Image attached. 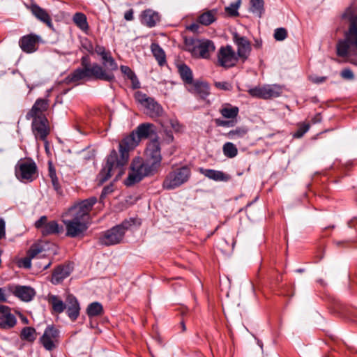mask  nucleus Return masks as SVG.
<instances>
[{
  "mask_svg": "<svg viewBox=\"0 0 357 357\" xmlns=\"http://www.w3.org/2000/svg\"><path fill=\"white\" fill-rule=\"evenodd\" d=\"M140 140L135 132L124 137L119 143V153L113 149L107 158L105 167L98 175V181L100 185L104 183L112 176L114 181L119 179L125 173V166L128 162L129 152L133 150L139 143Z\"/></svg>",
  "mask_w": 357,
  "mask_h": 357,
  "instance_id": "obj_1",
  "label": "nucleus"
},
{
  "mask_svg": "<svg viewBox=\"0 0 357 357\" xmlns=\"http://www.w3.org/2000/svg\"><path fill=\"white\" fill-rule=\"evenodd\" d=\"M146 161L143 162L141 158H135L131 164V171L125 184L130 186L144 177L155 173L160 166L162 156L159 141L155 139L151 141L146 149Z\"/></svg>",
  "mask_w": 357,
  "mask_h": 357,
  "instance_id": "obj_2",
  "label": "nucleus"
},
{
  "mask_svg": "<svg viewBox=\"0 0 357 357\" xmlns=\"http://www.w3.org/2000/svg\"><path fill=\"white\" fill-rule=\"evenodd\" d=\"M96 202L97 198L96 197H91L84 200L77 202L64 212L63 215L66 217H70L89 223L90 219L89 213Z\"/></svg>",
  "mask_w": 357,
  "mask_h": 357,
  "instance_id": "obj_3",
  "label": "nucleus"
},
{
  "mask_svg": "<svg viewBox=\"0 0 357 357\" xmlns=\"http://www.w3.org/2000/svg\"><path fill=\"white\" fill-rule=\"evenodd\" d=\"M135 221L136 220L134 218L125 220L120 225L106 231L100 238V243L107 246L120 243L123 238L126 231L135 224Z\"/></svg>",
  "mask_w": 357,
  "mask_h": 357,
  "instance_id": "obj_4",
  "label": "nucleus"
},
{
  "mask_svg": "<svg viewBox=\"0 0 357 357\" xmlns=\"http://www.w3.org/2000/svg\"><path fill=\"white\" fill-rule=\"evenodd\" d=\"M351 46H355L357 50V16L351 18L345 39L337 43V54L342 57L349 56L351 53Z\"/></svg>",
  "mask_w": 357,
  "mask_h": 357,
  "instance_id": "obj_5",
  "label": "nucleus"
},
{
  "mask_svg": "<svg viewBox=\"0 0 357 357\" xmlns=\"http://www.w3.org/2000/svg\"><path fill=\"white\" fill-rule=\"evenodd\" d=\"M135 98L136 102L144 108V112L151 118L155 119L162 116L163 108L154 98L141 91L135 93Z\"/></svg>",
  "mask_w": 357,
  "mask_h": 357,
  "instance_id": "obj_6",
  "label": "nucleus"
},
{
  "mask_svg": "<svg viewBox=\"0 0 357 357\" xmlns=\"http://www.w3.org/2000/svg\"><path fill=\"white\" fill-rule=\"evenodd\" d=\"M190 173V169L187 167L171 171L163 181V188L167 190H172L179 187L189 179Z\"/></svg>",
  "mask_w": 357,
  "mask_h": 357,
  "instance_id": "obj_7",
  "label": "nucleus"
},
{
  "mask_svg": "<svg viewBox=\"0 0 357 357\" xmlns=\"http://www.w3.org/2000/svg\"><path fill=\"white\" fill-rule=\"evenodd\" d=\"M81 64L82 66V68L90 72V74L93 75V78L96 79L109 82L114 80L115 77L114 73L105 71L101 66L96 63L91 65L89 56H84L82 57Z\"/></svg>",
  "mask_w": 357,
  "mask_h": 357,
  "instance_id": "obj_8",
  "label": "nucleus"
},
{
  "mask_svg": "<svg viewBox=\"0 0 357 357\" xmlns=\"http://www.w3.org/2000/svg\"><path fill=\"white\" fill-rule=\"evenodd\" d=\"M37 166L33 160L20 161L15 167L17 178L23 182H31L36 177Z\"/></svg>",
  "mask_w": 357,
  "mask_h": 357,
  "instance_id": "obj_9",
  "label": "nucleus"
},
{
  "mask_svg": "<svg viewBox=\"0 0 357 357\" xmlns=\"http://www.w3.org/2000/svg\"><path fill=\"white\" fill-rule=\"evenodd\" d=\"M215 46L213 41L208 39L196 40L192 43L190 52L196 58L209 59L211 54L215 51Z\"/></svg>",
  "mask_w": 357,
  "mask_h": 357,
  "instance_id": "obj_10",
  "label": "nucleus"
},
{
  "mask_svg": "<svg viewBox=\"0 0 357 357\" xmlns=\"http://www.w3.org/2000/svg\"><path fill=\"white\" fill-rule=\"evenodd\" d=\"M62 222L66 227V236L75 238L84 234L87 230L89 223L75 220L62 215Z\"/></svg>",
  "mask_w": 357,
  "mask_h": 357,
  "instance_id": "obj_11",
  "label": "nucleus"
},
{
  "mask_svg": "<svg viewBox=\"0 0 357 357\" xmlns=\"http://www.w3.org/2000/svg\"><path fill=\"white\" fill-rule=\"evenodd\" d=\"M238 61V56L230 45L221 47L217 54L218 64L223 68H229L234 66Z\"/></svg>",
  "mask_w": 357,
  "mask_h": 357,
  "instance_id": "obj_12",
  "label": "nucleus"
},
{
  "mask_svg": "<svg viewBox=\"0 0 357 357\" xmlns=\"http://www.w3.org/2000/svg\"><path fill=\"white\" fill-rule=\"evenodd\" d=\"M40 343L47 351L56 349L59 342V331L53 326H47L40 337Z\"/></svg>",
  "mask_w": 357,
  "mask_h": 357,
  "instance_id": "obj_13",
  "label": "nucleus"
},
{
  "mask_svg": "<svg viewBox=\"0 0 357 357\" xmlns=\"http://www.w3.org/2000/svg\"><path fill=\"white\" fill-rule=\"evenodd\" d=\"M95 53L101 57L103 65L102 67L105 71L113 73V71L118 69V65L112 57L110 51L107 50L105 47L96 45L95 46Z\"/></svg>",
  "mask_w": 357,
  "mask_h": 357,
  "instance_id": "obj_14",
  "label": "nucleus"
},
{
  "mask_svg": "<svg viewBox=\"0 0 357 357\" xmlns=\"http://www.w3.org/2000/svg\"><path fill=\"white\" fill-rule=\"evenodd\" d=\"M31 129L36 139L45 141L50 132L47 118L32 119Z\"/></svg>",
  "mask_w": 357,
  "mask_h": 357,
  "instance_id": "obj_15",
  "label": "nucleus"
},
{
  "mask_svg": "<svg viewBox=\"0 0 357 357\" xmlns=\"http://www.w3.org/2000/svg\"><path fill=\"white\" fill-rule=\"evenodd\" d=\"M35 227L40 230L43 236L59 234L62 230V227L59 226L56 221L48 222L45 215L40 217L35 222Z\"/></svg>",
  "mask_w": 357,
  "mask_h": 357,
  "instance_id": "obj_16",
  "label": "nucleus"
},
{
  "mask_svg": "<svg viewBox=\"0 0 357 357\" xmlns=\"http://www.w3.org/2000/svg\"><path fill=\"white\" fill-rule=\"evenodd\" d=\"M49 105V100L47 99H37L31 109L26 114V119L30 120L47 117L45 112L48 109Z\"/></svg>",
  "mask_w": 357,
  "mask_h": 357,
  "instance_id": "obj_17",
  "label": "nucleus"
},
{
  "mask_svg": "<svg viewBox=\"0 0 357 357\" xmlns=\"http://www.w3.org/2000/svg\"><path fill=\"white\" fill-rule=\"evenodd\" d=\"M16 323L17 319L11 313L10 308L6 305H0V328L10 329L16 325Z\"/></svg>",
  "mask_w": 357,
  "mask_h": 357,
  "instance_id": "obj_18",
  "label": "nucleus"
},
{
  "mask_svg": "<svg viewBox=\"0 0 357 357\" xmlns=\"http://www.w3.org/2000/svg\"><path fill=\"white\" fill-rule=\"evenodd\" d=\"M235 43L237 45V56L245 61L251 51L250 43L244 37L235 36Z\"/></svg>",
  "mask_w": 357,
  "mask_h": 357,
  "instance_id": "obj_19",
  "label": "nucleus"
},
{
  "mask_svg": "<svg viewBox=\"0 0 357 357\" xmlns=\"http://www.w3.org/2000/svg\"><path fill=\"white\" fill-rule=\"evenodd\" d=\"M66 303L68 316L71 320H76L79 315L80 311L79 304L77 298L72 294H68L66 298Z\"/></svg>",
  "mask_w": 357,
  "mask_h": 357,
  "instance_id": "obj_20",
  "label": "nucleus"
},
{
  "mask_svg": "<svg viewBox=\"0 0 357 357\" xmlns=\"http://www.w3.org/2000/svg\"><path fill=\"white\" fill-rule=\"evenodd\" d=\"M39 39L38 36L33 34L24 36L20 40V46L24 52L32 53L37 50Z\"/></svg>",
  "mask_w": 357,
  "mask_h": 357,
  "instance_id": "obj_21",
  "label": "nucleus"
},
{
  "mask_svg": "<svg viewBox=\"0 0 357 357\" xmlns=\"http://www.w3.org/2000/svg\"><path fill=\"white\" fill-rule=\"evenodd\" d=\"M30 10L32 14L40 22L45 23L48 27L52 28V18L48 13L37 4H31Z\"/></svg>",
  "mask_w": 357,
  "mask_h": 357,
  "instance_id": "obj_22",
  "label": "nucleus"
},
{
  "mask_svg": "<svg viewBox=\"0 0 357 357\" xmlns=\"http://www.w3.org/2000/svg\"><path fill=\"white\" fill-rule=\"evenodd\" d=\"M13 294L23 301H31L36 295L35 290L28 286H16L13 290Z\"/></svg>",
  "mask_w": 357,
  "mask_h": 357,
  "instance_id": "obj_23",
  "label": "nucleus"
},
{
  "mask_svg": "<svg viewBox=\"0 0 357 357\" xmlns=\"http://www.w3.org/2000/svg\"><path fill=\"white\" fill-rule=\"evenodd\" d=\"M142 23L149 27H153L160 21L159 14L151 9L143 11L141 15Z\"/></svg>",
  "mask_w": 357,
  "mask_h": 357,
  "instance_id": "obj_24",
  "label": "nucleus"
},
{
  "mask_svg": "<svg viewBox=\"0 0 357 357\" xmlns=\"http://www.w3.org/2000/svg\"><path fill=\"white\" fill-rule=\"evenodd\" d=\"M218 17V10H204L202 13L199 15L197 22L202 25L208 26L213 23Z\"/></svg>",
  "mask_w": 357,
  "mask_h": 357,
  "instance_id": "obj_25",
  "label": "nucleus"
},
{
  "mask_svg": "<svg viewBox=\"0 0 357 357\" xmlns=\"http://www.w3.org/2000/svg\"><path fill=\"white\" fill-rule=\"evenodd\" d=\"M200 172L204 174L206 177L212 179L215 181H225L227 182L230 180L231 176L218 170L210 169H201Z\"/></svg>",
  "mask_w": 357,
  "mask_h": 357,
  "instance_id": "obj_26",
  "label": "nucleus"
},
{
  "mask_svg": "<svg viewBox=\"0 0 357 357\" xmlns=\"http://www.w3.org/2000/svg\"><path fill=\"white\" fill-rule=\"evenodd\" d=\"M71 268L69 266H61L55 269L52 274V282L57 284L69 276Z\"/></svg>",
  "mask_w": 357,
  "mask_h": 357,
  "instance_id": "obj_27",
  "label": "nucleus"
},
{
  "mask_svg": "<svg viewBox=\"0 0 357 357\" xmlns=\"http://www.w3.org/2000/svg\"><path fill=\"white\" fill-rule=\"evenodd\" d=\"M164 132L167 135V139L170 142L173 140V135L172 132L169 130V128L171 127L174 131L178 132L181 130V125L177 120L167 119L165 121H161L160 122Z\"/></svg>",
  "mask_w": 357,
  "mask_h": 357,
  "instance_id": "obj_28",
  "label": "nucleus"
},
{
  "mask_svg": "<svg viewBox=\"0 0 357 357\" xmlns=\"http://www.w3.org/2000/svg\"><path fill=\"white\" fill-rule=\"evenodd\" d=\"M46 300L51 305L52 310L55 313L61 314L66 307L63 301L56 295L48 294Z\"/></svg>",
  "mask_w": 357,
  "mask_h": 357,
  "instance_id": "obj_29",
  "label": "nucleus"
},
{
  "mask_svg": "<svg viewBox=\"0 0 357 357\" xmlns=\"http://www.w3.org/2000/svg\"><path fill=\"white\" fill-rule=\"evenodd\" d=\"M90 77H93V75H91L90 72L82 68H77L68 75L66 80L67 83H75L83 79Z\"/></svg>",
  "mask_w": 357,
  "mask_h": 357,
  "instance_id": "obj_30",
  "label": "nucleus"
},
{
  "mask_svg": "<svg viewBox=\"0 0 357 357\" xmlns=\"http://www.w3.org/2000/svg\"><path fill=\"white\" fill-rule=\"evenodd\" d=\"M155 126L153 124L150 123H145L140 124L134 131L139 139L141 140L142 138H147L151 134L155 132Z\"/></svg>",
  "mask_w": 357,
  "mask_h": 357,
  "instance_id": "obj_31",
  "label": "nucleus"
},
{
  "mask_svg": "<svg viewBox=\"0 0 357 357\" xmlns=\"http://www.w3.org/2000/svg\"><path fill=\"white\" fill-rule=\"evenodd\" d=\"M221 115L228 119L236 120L238 115L239 109L238 107L232 106L230 104H224L220 109Z\"/></svg>",
  "mask_w": 357,
  "mask_h": 357,
  "instance_id": "obj_32",
  "label": "nucleus"
},
{
  "mask_svg": "<svg viewBox=\"0 0 357 357\" xmlns=\"http://www.w3.org/2000/svg\"><path fill=\"white\" fill-rule=\"evenodd\" d=\"M151 50L158 65L160 66H165L167 63L166 54L162 48L157 43H152Z\"/></svg>",
  "mask_w": 357,
  "mask_h": 357,
  "instance_id": "obj_33",
  "label": "nucleus"
},
{
  "mask_svg": "<svg viewBox=\"0 0 357 357\" xmlns=\"http://www.w3.org/2000/svg\"><path fill=\"white\" fill-rule=\"evenodd\" d=\"M248 132V128L245 126L236 127L225 134L228 139L236 140L245 137Z\"/></svg>",
  "mask_w": 357,
  "mask_h": 357,
  "instance_id": "obj_34",
  "label": "nucleus"
},
{
  "mask_svg": "<svg viewBox=\"0 0 357 357\" xmlns=\"http://www.w3.org/2000/svg\"><path fill=\"white\" fill-rule=\"evenodd\" d=\"M282 93V87L279 85H267L264 86V99H268L272 98H276L281 95Z\"/></svg>",
  "mask_w": 357,
  "mask_h": 357,
  "instance_id": "obj_35",
  "label": "nucleus"
},
{
  "mask_svg": "<svg viewBox=\"0 0 357 357\" xmlns=\"http://www.w3.org/2000/svg\"><path fill=\"white\" fill-rule=\"evenodd\" d=\"M73 21L75 24L82 31L86 33L89 26L86 16L82 13H76L73 17Z\"/></svg>",
  "mask_w": 357,
  "mask_h": 357,
  "instance_id": "obj_36",
  "label": "nucleus"
},
{
  "mask_svg": "<svg viewBox=\"0 0 357 357\" xmlns=\"http://www.w3.org/2000/svg\"><path fill=\"white\" fill-rule=\"evenodd\" d=\"M178 70L182 80L187 84H193L192 73L190 68L185 64L178 66Z\"/></svg>",
  "mask_w": 357,
  "mask_h": 357,
  "instance_id": "obj_37",
  "label": "nucleus"
},
{
  "mask_svg": "<svg viewBox=\"0 0 357 357\" xmlns=\"http://www.w3.org/2000/svg\"><path fill=\"white\" fill-rule=\"evenodd\" d=\"M20 338L29 342H33L37 338V333L33 327H24L20 333Z\"/></svg>",
  "mask_w": 357,
  "mask_h": 357,
  "instance_id": "obj_38",
  "label": "nucleus"
},
{
  "mask_svg": "<svg viewBox=\"0 0 357 357\" xmlns=\"http://www.w3.org/2000/svg\"><path fill=\"white\" fill-rule=\"evenodd\" d=\"M191 90L202 98H205L209 93V87L207 84L204 82L194 83Z\"/></svg>",
  "mask_w": 357,
  "mask_h": 357,
  "instance_id": "obj_39",
  "label": "nucleus"
},
{
  "mask_svg": "<svg viewBox=\"0 0 357 357\" xmlns=\"http://www.w3.org/2000/svg\"><path fill=\"white\" fill-rule=\"evenodd\" d=\"M102 312V305L98 302H93L89 304L86 309V314L89 317L100 316Z\"/></svg>",
  "mask_w": 357,
  "mask_h": 357,
  "instance_id": "obj_40",
  "label": "nucleus"
},
{
  "mask_svg": "<svg viewBox=\"0 0 357 357\" xmlns=\"http://www.w3.org/2000/svg\"><path fill=\"white\" fill-rule=\"evenodd\" d=\"M224 155L229 158H233L238 154V149L232 142H226L222 146Z\"/></svg>",
  "mask_w": 357,
  "mask_h": 357,
  "instance_id": "obj_41",
  "label": "nucleus"
},
{
  "mask_svg": "<svg viewBox=\"0 0 357 357\" xmlns=\"http://www.w3.org/2000/svg\"><path fill=\"white\" fill-rule=\"evenodd\" d=\"M49 176L51 179L54 189L56 191L57 193L61 194V188L56 174V170L51 164L49 166Z\"/></svg>",
  "mask_w": 357,
  "mask_h": 357,
  "instance_id": "obj_42",
  "label": "nucleus"
},
{
  "mask_svg": "<svg viewBox=\"0 0 357 357\" xmlns=\"http://www.w3.org/2000/svg\"><path fill=\"white\" fill-rule=\"evenodd\" d=\"M264 0H250V10L259 17L264 12Z\"/></svg>",
  "mask_w": 357,
  "mask_h": 357,
  "instance_id": "obj_43",
  "label": "nucleus"
},
{
  "mask_svg": "<svg viewBox=\"0 0 357 357\" xmlns=\"http://www.w3.org/2000/svg\"><path fill=\"white\" fill-rule=\"evenodd\" d=\"M241 3V0H237L234 3H231L229 6L225 8L226 13L230 16H238V10Z\"/></svg>",
  "mask_w": 357,
  "mask_h": 357,
  "instance_id": "obj_44",
  "label": "nucleus"
},
{
  "mask_svg": "<svg viewBox=\"0 0 357 357\" xmlns=\"http://www.w3.org/2000/svg\"><path fill=\"white\" fill-rule=\"evenodd\" d=\"M43 248L40 245H38V244H35V245H33L29 252H28V255L32 258V259H34L36 258L38 255L41 254L43 251Z\"/></svg>",
  "mask_w": 357,
  "mask_h": 357,
  "instance_id": "obj_45",
  "label": "nucleus"
},
{
  "mask_svg": "<svg viewBox=\"0 0 357 357\" xmlns=\"http://www.w3.org/2000/svg\"><path fill=\"white\" fill-rule=\"evenodd\" d=\"M236 122H237V120L230 119L229 121H227V120H223L221 119H215V123L216 126H221V127H226V128L234 126L235 124L236 123Z\"/></svg>",
  "mask_w": 357,
  "mask_h": 357,
  "instance_id": "obj_46",
  "label": "nucleus"
},
{
  "mask_svg": "<svg viewBox=\"0 0 357 357\" xmlns=\"http://www.w3.org/2000/svg\"><path fill=\"white\" fill-rule=\"evenodd\" d=\"M287 36V31L284 28H278L275 30L274 38L276 40H284Z\"/></svg>",
  "mask_w": 357,
  "mask_h": 357,
  "instance_id": "obj_47",
  "label": "nucleus"
},
{
  "mask_svg": "<svg viewBox=\"0 0 357 357\" xmlns=\"http://www.w3.org/2000/svg\"><path fill=\"white\" fill-rule=\"evenodd\" d=\"M82 47L90 54H93L95 52V47H93L92 43L86 38L82 41Z\"/></svg>",
  "mask_w": 357,
  "mask_h": 357,
  "instance_id": "obj_48",
  "label": "nucleus"
},
{
  "mask_svg": "<svg viewBox=\"0 0 357 357\" xmlns=\"http://www.w3.org/2000/svg\"><path fill=\"white\" fill-rule=\"evenodd\" d=\"M248 93L250 96H252L253 97L263 98L264 86L263 87H255L253 89H249Z\"/></svg>",
  "mask_w": 357,
  "mask_h": 357,
  "instance_id": "obj_49",
  "label": "nucleus"
},
{
  "mask_svg": "<svg viewBox=\"0 0 357 357\" xmlns=\"http://www.w3.org/2000/svg\"><path fill=\"white\" fill-rule=\"evenodd\" d=\"M310 128L309 124H302L298 130L294 132V137L296 138L301 137Z\"/></svg>",
  "mask_w": 357,
  "mask_h": 357,
  "instance_id": "obj_50",
  "label": "nucleus"
},
{
  "mask_svg": "<svg viewBox=\"0 0 357 357\" xmlns=\"http://www.w3.org/2000/svg\"><path fill=\"white\" fill-rule=\"evenodd\" d=\"M341 77L344 79L351 80L354 78V75L352 70L349 68H345L341 72Z\"/></svg>",
  "mask_w": 357,
  "mask_h": 357,
  "instance_id": "obj_51",
  "label": "nucleus"
},
{
  "mask_svg": "<svg viewBox=\"0 0 357 357\" xmlns=\"http://www.w3.org/2000/svg\"><path fill=\"white\" fill-rule=\"evenodd\" d=\"M215 85L217 88L222 90L229 91L231 89V85L227 82H215Z\"/></svg>",
  "mask_w": 357,
  "mask_h": 357,
  "instance_id": "obj_52",
  "label": "nucleus"
},
{
  "mask_svg": "<svg viewBox=\"0 0 357 357\" xmlns=\"http://www.w3.org/2000/svg\"><path fill=\"white\" fill-rule=\"evenodd\" d=\"M121 70L123 73L127 75L128 78H135V74L134 73L133 71H132V70L129 67L126 66H121Z\"/></svg>",
  "mask_w": 357,
  "mask_h": 357,
  "instance_id": "obj_53",
  "label": "nucleus"
},
{
  "mask_svg": "<svg viewBox=\"0 0 357 357\" xmlns=\"http://www.w3.org/2000/svg\"><path fill=\"white\" fill-rule=\"evenodd\" d=\"M31 259L29 255L27 257L23 258L20 261V265L26 268H29L31 266Z\"/></svg>",
  "mask_w": 357,
  "mask_h": 357,
  "instance_id": "obj_54",
  "label": "nucleus"
},
{
  "mask_svg": "<svg viewBox=\"0 0 357 357\" xmlns=\"http://www.w3.org/2000/svg\"><path fill=\"white\" fill-rule=\"evenodd\" d=\"M5 227L6 223L3 219H0V239H2L5 237Z\"/></svg>",
  "mask_w": 357,
  "mask_h": 357,
  "instance_id": "obj_55",
  "label": "nucleus"
},
{
  "mask_svg": "<svg viewBox=\"0 0 357 357\" xmlns=\"http://www.w3.org/2000/svg\"><path fill=\"white\" fill-rule=\"evenodd\" d=\"M133 13H134V12H133L132 9H130V10H127L124 14V18L127 21L132 20H133Z\"/></svg>",
  "mask_w": 357,
  "mask_h": 357,
  "instance_id": "obj_56",
  "label": "nucleus"
},
{
  "mask_svg": "<svg viewBox=\"0 0 357 357\" xmlns=\"http://www.w3.org/2000/svg\"><path fill=\"white\" fill-rule=\"evenodd\" d=\"M326 77H311V80L312 82L316 84H319L321 82H324L326 80Z\"/></svg>",
  "mask_w": 357,
  "mask_h": 357,
  "instance_id": "obj_57",
  "label": "nucleus"
},
{
  "mask_svg": "<svg viewBox=\"0 0 357 357\" xmlns=\"http://www.w3.org/2000/svg\"><path fill=\"white\" fill-rule=\"evenodd\" d=\"M5 289L3 288H0V302L6 301V297L5 294Z\"/></svg>",
  "mask_w": 357,
  "mask_h": 357,
  "instance_id": "obj_58",
  "label": "nucleus"
},
{
  "mask_svg": "<svg viewBox=\"0 0 357 357\" xmlns=\"http://www.w3.org/2000/svg\"><path fill=\"white\" fill-rule=\"evenodd\" d=\"M129 79L132 81L133 88H135V89L139 88V82L136 75H135V78H129Z\"/></svg>",
  "mask_w": 357,
  "mask_h": 357,
  "instance_id": "obj_59",
  "label": "nucleus"
},
{
  "mask_svg": "<svg viewBox=\"0 0 357 357\" xmlns=\"http://www.w3.org/2000/svg\"><path fill=\"white\" fill-rule=\"evenodd\" d=\"M111 191H112V190H110L109 187H106V188H104L102 194H107V193L110 192Z\"/></svg>",
  "mask_w": 357,
  "mask_h": 357,
  "instance_id": "obj_60",
  "label": "nucleus"
},
{
  "mask_svg": "<svg viewBox=\"0 0 357 357\" xmlns=\"http://www.w3.org/2000/svg\"><path fill=\"white\" fill-rule=\"evenodd\" d=\"M181 327H182V331H185L186 330L185 324L183 322H181Z\"/></svg>",
  "mask_w": 357,
  "mask_h": 357,
  "instance_id": "obj_61",
  "label": "nucleus"
},
{
  "mask_svg": "<svg viewBox=\"0 0 357 357\" xmlns=\"http://www.w3.org/2000/svg\"><path fill=\"white\" fill-rule=\"evenodd\" d=\"M50 266V263H48L47 264L44 266V269H47Z\"/></svg>",
  "mask_w": 357,
  "mask_h": 357,
  "instance_id": "obj_62",
  "label": "nucleus"
},
{
  "mask_svg": "<svg viewBox=\"0 0 357 357\" xmlns=\"http://www.w3.org/2000/svg\"><path fill=\"white\" fill-rule=\"evenodd\" d=\"M23 321L26 324H28V319L26 318L23 319Z\"/></svg>",
  "mask_w": 357,
  "mask_h": 357,
  "instance_id": "obj_63",
  "label": "nucleus"
},
{
  "mask_svg": "<svg viewBox=\"0 0 357 357\" xmlns=\"http://www.w3.org/2000/svg\"><path fill=\"white\" fill-rule=\"evenodd\" d=\"M194 26H195V25H191V26H190V29H192H192H193Z\"/></svg>",
  "mask_w": 357,
  "mask_h": 357,
  "instance_id": "obj_64",
  "label": "nucleus"
}]
</instances>
